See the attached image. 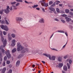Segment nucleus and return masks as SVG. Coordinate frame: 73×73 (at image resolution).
I'll list each match as a JSON object with an SVG mask.
<instances>
[{
	"mask_svg": "<svg viewBox=\"0 0 73 73\" xmlns=\"http://www.w3.org/2000/svg\"><path fill=\"white\" fill-rule=\"evenodd\" d=\"M11 36L13 38H15V34H12L11 35Z\"/></svg>",
	"mask_w": 73,
	"mask_h": 73,
	"instance_id": "24",
	"label": "nucleus"
},
{
	"mask_svg": "<svg viewBox=\"0 0 73 73\" xmlns=\"http://www.w3.org/2000/svg\"><path fill=\"white\" fill-rule=\"evenodd\" d=\"M5 21L6 24L8 25L9 24V23L8 22V19L6 17L5 18Z\"/></svg>",
	"mask_w": 73,
	"mask_h": 73,
	"instance_id": "10",
	"label": "nucleus"
},
{
	"mask_svg": "<svg viewBox=\"0 0 73 73\" xmlns=\"http://www.w3.org/2000/svg\"><path fill=\"white\" fill-rule=\"evenodd\" d=\"M2 52L3 53H5L7 57L8 58H9L11 57V54H10V52H9V50H6L5 52V51L4 52Z\"/></svg>",
	"mask_w": 73,
	"mask_h": 73,
	"instance_id": "3",
	"label": "nucleus"
},
{
	"mask_svg": "<svg viewBox=\"0 0 73 73\" xmlns=\"http://www.w3.org/2000/svg\"><path fill=\"white\" fill-rule=\"evenodd\" d=\"M1 27L2 29H4V30L6 31H8V28L6 25L4 26L3 25H1Z\"/></svg>",
	"mask_w": 73,
	"mask_h": 73,
	"instance_id": "4",
	"label": "nucleus"
},
{
	"mask_svg": "<svg viewBox=\"0 0 73 73\" xmlns=\"http://www.w3.org/2000/svg\"><path fill=\"white\" fill-rule=\"evenodd\" d=\"M22 49V50L21 51V53H25V52L27 53L28 52V51L29 50V49L27 48H26L25 49L21 45L20 43H17V50H18V51H20V50H21Z\"/></svg>",
	"mask_w": 73,
	"mask_h": 73,
	"instance_id": "1",
	"label": "nucleus"
},
{
	"mask_svg": "<svg viewBox=\"0 0 73 73\" xmlns=\"http://www.w3.org/2000/svg\"><path fill=\"white\" fill-rule=\"evenodd\" d=\"M13 8V9H17V8H16V7L14 5H13L12 7H11L10 8V11H12V8Z\"/></svg>",
	"mask_w": 73,
	"mask_h": 73,
	"instance_id": "8",
	"label": "nucleus"
},
{
	"mask_svg": "<svg viewBox=\"0 0 73 73\" xmlns=\"http://www.w3.org/2000/svg\"><path fill=\"white\" fill-rule=\"evenodd\" d=\"M59 6H60V7H62V4H60Z\"/></svg>",
	"mask_w": 73,
	"mask_h": 73,
	"instance_id": "62",
	"label": "nucleus"
},
{
	"mask_svg": "<svg viewBox=\"0 0 73 73\" xmlns=\"http://www.w3.org/2000/svg\"><path fill=\"white\" fill-rule=\"evenodd\" d=\"M53 2V1H49V5H51V4H52Z\"/></svg>",
	"mask_w": 73,
	"mask_h": 73,
	"instance_id": "27",
	"label": "nucleus"
},
{
	"mask_svg": "<svg viewBox=\"0 0 73 73\" xmlns=\"http://www.w3.org/2000/svg\"><path fill=\"white\" fill-rule=\"evenodd\" d=\"M3 66H5V61H4L3 63Z\"/></svg>",
	"mask_w": 73,
	"mask_h": 73,
	"instance_id": "28",
	"label": "nucleus"
},
{
	"mask_svg": "<svg viewBox=\"0 0 73 73\" xmlns=\"http://www.w3.org/2000/svg\"><path fill=\"white\" fill-rule=\"evenodd\" d=\"M25 3H27V4H29V3L28 2H27V1H25Z\"/></svg>",
	"mask_w": 73,
	"mask_h": 73,
	"instance_id": "53",
	"label": "nucleus"
},
{
	"mask_svg": "<svg viewBox=\"0 0 73 73\" xmlns=\"http://www.w3.org/2000/svg\"><path fill=\"white\" fill-rule=\"evenodd\" d=\"M3 35H6V34H7V33L4 31L3 32Z\"/></svg>",
	"mask_w": 73,
	"mask_h": 73,
	"instance_id": "44",
	"label": "nucleus"
},
{
	"mask_svg": "<svg viewBox=\"0 0 73 73\" xmlns=\"http://www.w3.org/2000/svg\"><path fill=\"white\" fill-rule=\"evenodd\" d=\"M4 40V37H3V36H1V41H2V42H3Z\"/></svg>",
	"mask_w": 73,
	"mask_h": 73,
	"instance_id": "22",
	"label": "nucleus"
},
{
	"mask_svg": "<svg viewBox=\"0 0 73 73\" xmlns=\"http://www.w3.org/2000/svg\"><path fill=\"white\" fill-rule=\"evenodd\" d=\"M52 60H55V56H52Z\"/></svg>",
	"mask_w": 73,
	"mask_h": 73,
	"instance_id": "34",
	"label": "nucleus"
},
{
	"mask_svg": "<svg viewBox=\"0 0 73 73\" xmlns=\"http://www.w3.org/2000/svg\"><path fill=\"white\" fill-rule=\"evenodd\" d=\"M12 71L11 69H10L8 73H12Z\"/></svg>",
	"mask_w": 73,
	"mask_h": 73,
	"instance_id": "37",
	"label": "nucleus"
},
{
	"mask_svg": "<svg viewBox=\"0 0 73 73\" xmlns=\"http://www.w3.org/2000/svg\"><path fill=\"white\" fill-rule=\"evenodd\" d=\"M0 61L2 62L3 61V58H2V55H1V53L0 52Z\"/></svg>",
	"mask_w": 73,
	"mask_h": 73,
	"instance_id": "14",
	"label": "nucleus"
},
{
	"mask_svg": "<svg viewBox=\"0 0 73 73\" xmlns=\"http://www.w3.org/2000/svg\"><path fill=\"white\" fill-rule=\"evenodd\" d=\"M20 65V61H17L16 63V66H19Z\"/></svg>",
	"mask_w": 73,
	"mask_h": 73,
	"instance_id": "13",
	"label": "nucleus"
},
{
	"mask_svg": "<svg viewBox=\"0 0 73 73\" xmlns=\"http://www.w3.org/2000/svg\"><path fill=\"white\" fill-rule=\"evenodd\" d=\"M65 34L66 35V36H68V34H67V32H66Z\"/></svg>",
	"mask_w": 73,
	"mask_h": 73,
	"instance_id": "57",
	"label": "nucleus"
},
{
	"mask_svg": "<svg viewBox=\"0 0 73 73\" xmlns=\"http://www.w3.org/2000/svg\"><path fill=\"white\" fill-rule=\"evenodd\" d=\"M16 20L18 21H21V20H22V18L19 17H17L16 18Z\"/></svg>",
	"mask_w": 73,
	"mask_h": 73,
	"instance_id": "11",
	"label": "nucleus"
},
{
	"mask_svg": "<svg viewBox=\"0 0 73 73\" xmlns=\"http://www.w3.org/2000/svg\"><path fill=\"white\" fill-rule=\"evenodd\" d=\"M59 3H60V2L59 1H57V3H56V5H58V4Z\"/></svg>",
	"mask_w": 73,
	"mask_h": 73,
	"instance_id": "51",
	"label": "nucleus"
},
{
	"mask_svg": "<svg viewBox=\"0 0 73 73\" xmlns=\"http://www.w3.org/2000/svg\"><path fill=\"white\" fill-rule=\"evenodd\" d=\"M7 40L6 39H5L4 41L3 42V45L1 46L0 47V50H1L2 52H3V53H4V52H5V50H4L3 48V47H5V46H6V44H7Z\"/></svg>",
	"mask_w": 73,
	"mask_h": 73,
	"instance_id": "2",
	"label": "nucleus"
},
{
	"mask_svg": "<svg viewBox=\"0 0 73 73\" xmlns=\"http://www.w3.org/2000/svg\"><path fill=\"white\" fill-rule=\"evenodd\" d=\"M1 24H4V21H2L1 22Z\"/></svg>",
	"mask_w": 73,
	"mask_h": 73,
	"instance_id": "52",
	"label": "nucleus"
},
{
	"mask_svg": "<svg viewBox=\"0 0 73 73\" xmlns=\"http://www.w3.org/2000/svg\"><path fill=\"white\" fill-rule=\"evenodd\" d=\"M11 45L12 46H14L15 45V43H12Z\"/></svg>",
	"mask_w": 73,
	"mask_h": 73,
	"instance_id": "33",
	"label": "nucleus"
},
{
	"mask_svg": "<svg viewBox=\"0 0 73 73\" xmlns=\"http://www.w3.org/2000/svg\"><path fill=\"white\" fill-rule=\"evenodd\" d=\"M58 60L59 62H61L62 61V60H61V57L58 58Z\"/></svg>",
	"mask_w": 73,
	"mask_h": 73,
	"instance_id": "19",
	"label": "nucleus"
},
{
	"mask_svg": "<svg viewBox=\"0 0 73 73\" xmlns=\"http://www.w3.org/2000/svg\"><path fill=\"white\" fill-rule=\"evenodd\" d=\"M4 11V9H2V10L0 11V14H2L3 12Z\"/></svg>",
	"mask_w": 73,
	"mask_h": 73,
	"instance_id": "39",
	"label": "nucleus"
},
{
	"mask_svg": "<svg viewBox=\"0 0 73 73\" xmlns=\"http://www.w3.org/2000/svg\"><path fill=\"white\" fill-rule=\"evenodd\" d=\"M11 4H16V2H11Z\"/></svg>",
	"mask_w": 73,
	"mask_h": 73,
	"instance_id": "42",
	"label": "nucleus"
},
{
	"mask_svg": "<svg viewBox=\"0 0 73 73\" xmlns=\"http://www.w3.org/2000/svg\"><path fill=\"white\" fill-rule=\"evenodd\" d=\"M63 66V64L62 63H60L59 64V67L60 68H61L62 66Z\"/></svg>",
	"mask_w": 73,
	"mask_h": 73,
	"instance_id": "16",
	"label": "nucleus"
},
{
	"mask_svg": "<svg viewBox=\"0 0 73 73\" xmlns=\"http://www.w3.org/2000/svg\"><path fill=\"white\" fill-rule=\"evenodd\" d=\"M61 21L62 22L64 23H65V21L63 20H61Z\"/></svg>",
	"mask_w": 73,
	"mask_h": 73,
	"instance_id": "45",
	"label": "nucleus"
},
{
	"mask_svg": "<svg viewBox=\"0 0 73 73\" xmlns=\"http://www.w3.org/2000/svg\"><path fill=\"white\" fill-rule=\"evenodd\" d=\"M48 56L50 60H52V57H51V56H50V54H48Z\"/></svg>",
	"mask_w": 73,
	"mask_h": 73,
	"instance_id": "23",
	"label": "nucleus"
},
{
	"mask_svg": "<svg viewBox=\"0 0 73 73\" xmlns=\"http://www.w3.org/2000/svg\"><path fill=\"white\" fill-rule=\"evenodd\" d=\"M19 5H20V3H17V4L15 5L16 6H19Z\"/></svg>",
	"mask_w": 73,
	"mask_h": 73,
	"instance_id": "46",
	"label": "nucleus"
},
{
	"mask_svg": "<svg viewBox=\"0 0 73 73\" xmlns=\"http://www.w3.org/2000/svg\"><path fill=\"white\" fill-rule=\"evenodd\" d=\"M43 6H44V7H48V3H45Z\"/></svg>",
	"mask_w": 73,
	"mask_h": 73,
	"instance_id": "21",
	"label": "nucleus"
},
{
	"mask_svg": "<svg viewBox=\"0 0 73 73\" xmlns=\"http://www.w3.org/2000/svg\"><path fill=\"white\" fill-rule=\"evenodd\" d=\"M38 7V5H34V6H33V8H36V7Z\"/></svg>",
	"mask_w": 73,
	"mask_h": 73,
	"instance_id": "31",
	"label": "nucleus"
},
{
	"mask_svg": "<svg viewBox=\"0 0 73 73\" xmlns=\"http://www.w3.org/2000/svg\"><path fill=\"white\" fill-rule=\"evenodd\" d=\"M39 22L40 23H44V19L42 18L39 21Z\"/></svg>",
	"mask_w": 73,
	"mask_h": 73,
	"instance_id": "17",
	"label": "nucleus"
},
{
	"mask_svg": "<svg viewBox=\"0 0 73 73\" xmlns=\"http://www.w3.org/2000/svg\"><path fill=\"white\" fill-rule=\"evenodd\" d=\"M22 57V55L21 54L20 55H19L18 56L19 58H20V57Z\"/></svg>",
	"mask_w": 73,
	"mask_h": 73,
	"instance_id": "49",
	"label": "nucleus"
},
{
	"mask_svg": "<svg viewBox=\"0 0 73 73\" xmlns=\"http://www.w3.org/2000/svg\"><path fill=\"white\" fill-rule=\"evenodd\" d=\"M63 69L64 70L66 71L67 70V69H68V68L66 66H64Z\"/></svg>",
	"mask_w": 73,
	"mask_h": 73,
	"instance_id": "15",
	"label": "nucleus"
},
{
	"mask_svg": "<svg viewBox=\"0 0 73 73\" xmlns=\"http://www.w3.org/2000/svg\"><path fill=\"white\" fill-rule=\"evenodd\" d=\"M42 62L43 63V64H45V62L44 61H42Z\"/></svg>",
	"mask_w": 73,
	"mask_h": 73,
	"instance_id": "63",
	"label": "nucleus"
},
{
	"mask_svg": "<svg viewBox=\"0 0 73 73\" xmlns=\"http://www.w3.org/2000/svg\"><path fill=\"white\" fill-rule=\"evenodd\" d=\"M53 12H54V13L56 14V11H55V9H54V11H53Z\"/></svg>",
	"mask_w": 73,
	"mask_h": 73,
	"instance_id": "56",
	"label": "nucleus"
},
{
	"mask_svg": "<svg viewBox=\"0 0 73 73\" xmlns=\"http://www.w3.org/2000/svg\"><path fill=\"white\" fill-rule=\"evenodd\" d=\"M8 39H9V40L10 41V40H11L12 39V38H11V36L8 37Z\"/></svg>",
	"mask_w": 73,
	"mask_h": 73,
	"instance_id": "43",
	"label": "nucleus"
},
{
	"mask_svg": "<svg viewBox=\"0 0 73 73\" xmlns=\"http://www.w3.org/2000/svg\"><path fill=\"white\" fill-rule=\"evenodd\" d=\"M16 1L17 2H20L21 3L23 2V1L22 0H16Z\"/></svg>",
	"mask_w": 73,
	"mask_h": 73,
	"instance_id": "26",
	"label": "nucleus"
},
{
	"mask_svg": "<svg viewBox=\"0 0 73 73\" xmlns=\"http://www.w3.org/2000/svg\"><path fill=\"white\" fill-rule=\"evenodd\" d=\"M8 37H11V34H10V33H9L8 34Z\"/></svg>",
	"mask_w": 73,
	"mask_h": 73,
	"instance_id": "48",
	"label": "nucleus"
},
{
	"mask_svg": "<svg viewBox=\"0 0 73 73\" xmlns=\"http://www.w3.org/2000/svg\"><path fill=\"white\" fill-rule=\"evenodd\" d=\"M62 17H66L67 16V15L64 14V15H61Z\"/></svg>",
	"mask_w": 73,
	"mask_h": 73,
	"instance_id": "36",
	"label": "nucleus"
},
{
	"mask_svg": "<svg viewBox=\"0 0 73 73\" xmlns=\"http://www.w3.org/2000/svg\"><path fill=\"white\" fill-rule=\"evenodd\" d=\"M64 58H67V56H65L64 57Z\"/></svg>",
	"mask_w": 73,
	"mask_h": 73,
	"instance_id": "54",
	"label": "nucleus"
},
{
	"mask_svg": "<svg viewBox=\"0 0 73 73\" xmlns=\"http://www.w3.org/2000/svg\"><path fill=\"white\" fill-rule=\"evenodd\" d=\"M9 6H7V8L6 9H5L4 10V12L6 13H8L9 12Z\"/></svg>",
	"mask_w": 73,
	"mask_h": 73,
	"instance_id": "6",
	"label": "nucleus"
},
{
	"mask_svg": "<svg viewBox=\"0 0 73 73\" xmlns=\"http://www.w3.org/2000/svg\"><path fill=\"white\" fill-rule=\"evenodd\" d=\"M53 34H52L51 35V37H50V38H52V36H53Z\"/></svg>",
	"mask_w": 73,
	"mask_h": 73,
	"instance_id": "64",
	"label": "nucleus"
},
{
	"mask_svg": "<svg viewBox=\"0 0 73 73\" xmlns=\"http://www.w3.org/2000/svg\"><path fill=\"white\" fill-rule=\"evenodd\" d=\"M58 32H60L61 33H64V31H62L61 30H60L58 31Z\"/></svg>",
	"mask_w": 73,
	"mask_h": 73,
	"instance_id": "41",
	"label": "nucleus"
},
{
	"mask_svg": "<svg viewBox=\"0 0 73 73\" xmlns=\"http://www.w3.org/2000/svg\"><path fill=\"white\" fill-rule=\"evenodd\" d=\"M70 15L72 16H73V13L72 12H70L69 13Z\"/></svg>",
	"mask_w": 73,
	"mask_h": 73,
	"instance_id": "32",
	"label": "nucleus"
},
{
	"mask_svg": "<svg viewBox=\"0 0 73 73\" xmlns=\"http://www.w3.org/2000/svg\"><path fill=\"white\" fill-rule=\"evenodd\" d=\"M69 63H68L67 65L68 69H70V64H72V60L70 59V60L69 61Z\"/></svg>",
	"mask_w": 73,
	"mask_h": 73,
	"instance_id": "5",
	"label": "nucleus"
},
{
	"mask_svg": "<svg viewBox=\"0 0 73 73\" xmlns=\"http://www.w3.org/2000/svg\"><path fill=\"white\" fill-rule=\"evenodd\" d=\"M65 18V19L66 20V21H67V22H69V21H71V19L70 18H69L68 17H66Z\"/></svg>",
	"mask_w": 73,
	"mask_h": 73,
	"instance_id": "9",
	"label": "nucleus"
},
{
	"mask_svg": "<svg viewBox=\"0 0 73 73\" xmlns=\"http://www.w3.org/2000/svg\"><path fill=\"white\" fill-rule=\"evenodd\" d=\"M43 55L44 56H46V57H48V54H43Z\"/></svg>",
	"mask_w": 73,
	"mask_h": 73,
	"instance_id": "38",
	"label": "nucleus"
},
{
	"mask_svg": "<svg viewBox=\"0 0 73 73\" xmlns=\"http://www.w3.org/2000/svg\"><path fill=\"white\" fill-rule=\"evenodd\" d=\"M35 66V65L33 64L32 65V67L33 68H34V67Z\"/></svg>",
	"mask_w": 73,
	"mask_h": 73,
	"instance_id": "60",
	"label": "nucleus"
},
{
	"mask_svg": "<svg viewBox=\"0 0 73 73\" xmlns=\"http://www.w3.org/2000/svg\"><path fill=\"white\" fill-rule=\"evenodd\" d=\"M42 11H43V12H45V11L44 9V8H42Z\"/></svg>",
	"mask_w": 73,
	"mask_h": 73,
	"instance_id": "50",
	"label": "nucleus"
},
{
	"mask_svg": "<svg viewBox=\"0 0 73 73\" xmlns=\"http://www.w3.org/2000/svg\"><path fill=\"white\" fill-rule=\"evenodd\" d=\"M6 63L7 64H10V61L9 60H7Z\"/></svg>",
	"mask_w": 73,
	"mask_h": 73,
	"instance_id": "29",
	"label": "nucleus"
},
{
	"mask_svg": "<svg viewBox=\"0 0 73 73\" xmlns=\"http://www.w3.org/2000/svg\"><path fill=\"white\" fill-rule=\"evenodd\" d=\"M55 21H58V19H55Z\"/></svg>",
	"mask_w": 73,
	"mask_h": 73,
	"instance_id": "55",
	"label": "nucleus"
},
{
	"mask_svg": "<svg viewBox=\"0 0 73 73\" xmlns=\"http://www.w3.org/2000/svg\"><path fill=\"white\" fill-rule=\"evenodd\" d=\"M36 9L37 10H40V8H36Z\"/></svg>",
	"mask_w": 73,
	"mask_h": 73,
	"instance_id": "59",
	"label": "nucleus"
},
{
	"mask_svg": "<svg viewBox=\"0 0 73 73\" xmlns=\"http://www.w3.org/2000/svg\"><path fill=\"white\" fill-rule=\"evenodd\" d=\"M49 9L51 11H54V10L55 9H54L52 7H49Z\"/></svg>",
	"mask_w": 73,
	"mask_h": 73,
	"instance_id": "18",
	"label": "nucleus"
},
{
	"mask_svg": "<svg viewBox=\"0 0 73 73\" xmlns=\"http://www.w3.org/2000/svg\"><path fill=\"white\" fill-rule=\"evenodd\" d=\"M39 3H41L42 6H43L45 3V0H42L41 1H40Z\"/></svg>",
	"mask_w": 73,
	"mask_h": 73,
	"instance_id": "7",
	"label": "nucleus"
},
{
	"mask_svg": "<svg viewBox=\"0 0 73 73\" xmlns=\"http://www.w3.org/2000/svg\"><path fill=\"white\" fill-rule=\"evenodd\" d=\"M65 12L67 13H69V10L68 9H66L65 10Z\"/></svg>",
	"mask_w": 73,
	"mask_h": 73,
	"instance_id": "25",
	"label": "nucleus"
},
{
	"mask_svg": "<svg viewBox=\"0 0 73 73\" xmlns=\"http://www.w3.org/2000/svg\"><path fill=\"white\" fill-rule=\"evenodd\" d=\"M6 68H4L2 70L1 73H5V71H6Z\"/></svg>",
	"mask_w": 73,
	"mask_h": 73,
	"instance_id": "12",
	"label": "nucleus"
},
{
	"mask_svg": "<svg viewBox=\"0 0 73 73\" xmlns=\"http://www.w3.org/2000/svg\"><path fill=\"white\" fill-rule=\"evenodd\" d=\"M7 58L6 56H5L4 57V60L5 61H6L7 60Z\"/></svg>",
	"mask_w": 73,
	"mask_h": 73,
	"instance_id": "40",
	"label": "nucleus"
},
{
	"mask_svg": "<svg viewBox=\"0 0 73 73\" xmlns=\"http://www.w3.org/2000/svg\"><path fill=\"white\" fill-rule=\"evenodd\" d=\"M65 46H66V44L64 45L63 46V48H65Z\"/></svg>",
	"mask_w": 73,
	"mask_h": 73,
	"instance_id": "58",
	"label": "nucleus"
},
{
	"mask_svg": "<svg viewBox=\"0 0 73 73\" xmlns=\"http://www.w3.org/2000/svg\"><path fill=\"white\" fill-rule=\"evenodd\" d=\"M16 42V40L15 39H13L12 41V43H15Z\"/></svg>",
	"mask_w": 73,
	"mask_h": 73,
	"instance_id": "35",
	"label": "nucleus"
},
{
	"mask_svg": "<svg viewBox=\"0 0 73 73\" xmlns=\"http://www.w3.org/2000/svg\"><path fill=\"white\" fill-rule=\"evenodd\" d=\"M16 51V48H15L12 50V52L14 53Z\"/></svg>",
	"mask_w": 73,
	"mask_h": 73,
	"instance_id": "20",
	"label": "nucleus"
},
{
	"mask_svg": "<svg viewBox=\"0 0 73 73\" xmlns=\"http://www.w3.org/2000/svg\"><path fill=\"white\" fill-rule=\"evenodd\" d=\"M70 11L73 12V9H70Z\"/></svg>",
	"mask_w": 73,
	"mask_h": 73,
	"instance_id": "61",
	"label": "nucleus"
},
{
	"mask_svg": "<svg viewBox=\"0 0 73 73\" xmlns=\"http://www.w3.org/2000/svg\"><path fill=\"white\" fill-rule=\"evenodd\" d=\"M56 11L58 13L60 12V10H59V9L58 8H56Z\"/></svg>",
	"mask_w": 73,
	"mask_h": 73,
	"instance_id": "30",
	"label": "nucleus"
},
{
	"mask_svg": "<svg viewBox=\"0 0 73 73\" xmlns=\"http://www.w3.org/2000/svg\"><path fill=\"white\" fill-rule=\"evenodd\" d=\"M0 34L1 37L3 36V35H2V32H0Z\"/></svg>",
	"mask_w": 73,
	"mask_h": 73,
	"instance_id": "47",
	"label": "nucleus"
}]
</instances>
